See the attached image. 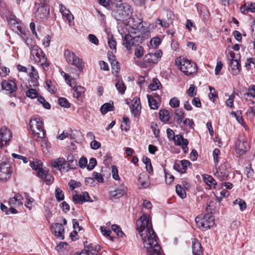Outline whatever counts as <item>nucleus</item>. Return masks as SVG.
<instances>
[{"mask_svg":"<svg viewBox=\"0 0 255 255\" xmlns=\"http://www.w3.org/2000/svg\"><path fill=\"white\" fill-rule=\"evenodd\" d=\"M39 0V2H35V3L37 9L35 15L37 19H43L46 18L49 14V10L47 9L48 0L45 1L42 0Z\"/></svg>","mask_w":255,"mask_h":255,"instance_id":"7","label":"nucleus"},{"mask_svg":"<svg viewBox=\"0 0 255 255\" xmlns=\"http://www.w3.org/2000/svg\"><path fill=\"white\" fill-rule=\"evenodd\" d=\"M60 11L62 14L63 16L66 18L70 24L74 19V17L70 11L62 4L60 5Z\"/></svg>","mask_w":255,"mask_h":255,"instance_id":"21","label":"nucleus"},{"mask_svg":"<svg viewBox=\"0 0 255 255\" xmlns=\"http://www.w3.org/2000/svg\"><path fill=\"white\" fill-rule=\"evenodd\" d=\"M87 251L92 254H95L101 250V247L99 245L90 244L87 247Z\"/></svg>","mask_w":255,"mask_h":255,"instance_id":"28","label":"nucleus"},{"mask_svg":"<svg viewBox=\"0 0 255 255\" xmlns=\"http://www.w3.org/2000/svg\"><path fill=\"white\" fill-rule=\"evenodd\" d=\"M50 229L54 233L55 236L60 240L64 238V228L60 223H56L51 225Z\"/></svg>","mask_w":255,"mask_h":255,"instance_id":"14","label":"nucleus"},{"mask_svg":"<svg viewBox=\"0 0 255 255\" xmlns=\"http://www.w3.org/2000/svg\"><path fill=\"white\" fill-rule=\"evenodd\" d=\"M11 137L10 131L5 127L1 128L0 130V148L9 141Z\"/></svg>","mask_w":255,"mask_h":255,"instance_id":"12","label":"nucleus"},{"mask_svg":"<svg viewBox=\"0 0 255 255\" xmlns=\"http://www.w3.org/2000/svg\"><path fill=\"white\" fill-rule=\"evenodd\" d=\"M203 180L210 188H215L216 187L217 182L213 178V176H203Z\"/></svg>","mask_w":255,"mask_h":255,"instance_id":"25","label":"nucleus"},{"mask_svg":"<svg viewBox=\"0 0 255 255\" xmlns=\"http://www.w3.org/2000/svg\"><path fill=\"white\" fill-rule=\"evenodd\" d=\"M59 104L64 108H69L70 107V104L68 101L65 98H60L59 99Z\"/></svg>","mask_w":255,"mask_h":255,"instance_id":"47","label":"nucleus"},{"mask_svg":"<svg viewBox=\"0 0 255 255\" xmlns=\"http://www.w3.org/2000/svg\"><path fill=\"white\" fill-rule=\"evenodd\" d=\"M88 39L91 43L95 45H97L99 43V40L98 39L97 37L94 34H89L88 36Z\"/></svg>","mask_w":255,"mask_h":255,"instance_id":"58","label":"nucleus"},{"mask_svg":"<svg viewBox=\"0 0 255 255\" xmlns=\"http://www.w3.org/2000/svg\"><path fill=\"white\" fill-rule=\"evenodd\" d=\"M9 24L11 26L13 30H20V24L15 19L13 18H9L8 20Z\"/></svg>","mask_w":255,"mask_h":255,"instance_id":"32","label":"nucleus"},{"mask_svg":"<svg viewBox=\"0 0 255 255\" xmlns=\"http://www.w3.org/2000/svg\"><path fill=\"white\" fill-rule=\"evenodd\" d=\"M214 221V216L209 214H201L195 218L198 227L202 230H206L213 227L215 224Z\"/></svg>","mask_w":255,"mask_h":255,"instance_id":"3","label":"nucleus"},{"mask_svg":"<svg viewBox=\"0 0 255 255\" xmlns=\"http://www.w3.org/2000/svg\"><path fill=\"white\" fill-rule=\"evenodd\" d=\"M126 191L124 189L117 188L109 192V195L111 200L117 199L125 195Z\"/></svg>","mask_w":255,"mask_h":255,"instance_id":"20","label":"nucleus"},{"mask_svg":"<svg viewBox=\"0 0 255 255\" xmlns=\"http://www.w3.org/2000/svg\"><path fill=\"white\" fill-rule=\"evenodd\" d=\"M195 88V87L194 85L192 84V85H190L189 89L187 90V94L191 97H193L195 95H196V93H194Z\"/></svg>","mask_w":255,"mask_h":255,"instance_id":"63","label":"nucleus"},{"mask_svg":"<svg viewBox=\"0 0 255 255\" xmlns=\"http://www.w3.org/2000/svg\"><path fill=\"white\" fill-rule=\"evenodd\" d=\"M255 97V85H251L248 88V92L244 95V98L247 100V97L249 96Z\"/></svg>","mask_w":255,"mask_h":255,"instance_id":"41","label":"nucleus"},{"mask_svg":"<svg viewBox=\"0 0 255 255\" xmlns=\"http://www.w3.org/2000/svg\"><path fill=\"white\" fill-rule=\"evenodd\" d=\"M55 197L57 200L58 202H60L64 200V195L63 193L62 190L60 188H57L55 189Z\"/></svg>","mask_w":255,"mask_h":255,"instance_id":"42","label":"nucleus"},{"mask_svg":"<svg viewBox=\"0 0 255 255\" xmlns=\"http://www.w3.org/2000/svg\"><path fill=\"white\" fill-rule=\"evenodd\" d=\"M97 164V160L95 158H91L89 160V162L87 165V169L89 171L94 169Z\"/></svg>","mask_w":255,"mask_h":255,"instance_id":"48","label":"nucleus"},{"mask_svg":"<svg viewBox=\"0 0 255 255\" xmlns=\"http://www.w3.org/2000/svg\"><path fill=\"white\" fill-rule=\"evenodd\" d=\"M145 61L148 63L156 64L158 62L152 53H148L145 56Z\"/></svg>","mask_w":255,"mask_h":255,"instance_id":"35","label":"nucleus"},{"mask_svg":"<svg viewBox=\"0 0 255 255\" xmlns=\"http://www.w3.org/2000/svg\"><path fill=\"white\" fill-rule=\"evenodd\" d=\"M1 87L2 90L6 94H13L17 89L15 83L11 80H3L1 83Z\"/></svg>","mask_w":255,"mask_h":255,"instance_id":"10","label":"nucleus"},{"mask_svg":"<svg viewBox=\"0 0 255 255\" xmlns=\"http://www.w3.org/2000/svg\"><path fill=\"white\" fill-rule=\"evenodd\" d=\"M135 38H133L130 34H126L124 39V45L128 50L130 49L134 43Z\"/></svg>","mask_w":255,"mask_h":255,"instance_id":"23","label":"nucleus"},{"mask_svg":"<svg viewBox=\"0 0 255 255\" xmlns=\"http://www.w3.org/2000/svg\"><path fill=\"white\" fill-rule=\"evenodd\" d=\"M79 165L81 168H87L88 160L87 158L85 157H81L79 161Z\"/></svg>","mask_w":255,"mask_h":255,"instance_id":"53","label":"nucleus"},{"mask_svg":"<svg viewBox=\"0 0 255 255\" xmlns=\"http://www.w3.org/2000/svg\"><path fill=\"white\" fill-rule=\"evenodd\" d=\"M160 120L164 122H167L169 120L170 116L169 112L166 110H161L159 113Z\"/></svg>","mask_w":255,"mask_h":255,"instance_id":"29","label":"nucleus"},{"mask_svg":"<svg viewBox=\"0 0 255 255\" xmlns=\"http://www.w3.org/2000/svg\"><path fill=\"white\" fill-rule=\"evenodd\" d=\"M0 173L4 174H12L11 168L7 164H0Z\"/></svg>","mask_w":255,"mask_h":255,"instance_id":"31","label":"nucleus"},{"mask_svg":"<svg viewBox=\"0 0 255 255\" xmlns=\"http://www.w3.org/2000/svg\"><path fill=\"white\" fill-rule=\"evenodd\" d=\"M169 104L171 107L175 108L179 107L180 102L176 97H174L170 100Z\"/></svg>","mask_w":255,"mask_h":255,"instance_id":"50","label":"nucleus"},{"mask_svg":"<svg viewBox=\"0 0 255 255\" xmlns=\"http://www.w3.org/2000/svg\"><path fill=\"white\" fill-rule=\"evenodd\" d=\"M111 65L113 74L114 75L118 76L119 70H120V67L119 62L117 61H114L113 62H112Z\"/></svg>","mask_w":255,"mask_h":255,"instance_id":"36","label":"nucleus"},{"mask_svg":"<svg viewBox=\"0 0 255 255\" xmlns=\"http://www.w3.org/2000/svg\"><path fill=\"white\" fill-rule=\"evenodd\" d=\"M157 125L156 123L152 122L151 124V128L152 129V131L153 132L154 135L155 137H158L159 135L160 130L159 129L157 128Z\"/></svg>","mask_w":255,"mask_h":255,"instance_id":"49","label":"nucleus"},{"mask_svg":"<svg viewBox=\"0 0 255 255\" xmlns=\"http://www.w3.org/2000/svg\"><path fill=\"white\" fill-rule=\"evenodd\" d=\"M41 179L42 181L46 182L47 184H51L54 178L53 176H40Z\"/></svg>","mask_w":255,"mask_h":255,"instance_id":"55","label":"nucleus"},{"mask_svg":"<svg viewBox=\"0 0 255 255\" xmlns=\"http://www.w3.org/2000/svg\"><path fill=\"white\" fill-rule=\"evenodd\" d=\"M37 100L39 103L42 105L43 107L45 109L47 110L50 109L51 106L50 104L45 100L44 97L42 96H39V97H38Z\"/></svg>","mask_w":255,"mask_h":255,"instance_id":"45","label":"nucleus"},{"mask_svg":"<svg viewBox=\"0 0 255 255\" xmlns=\"http://www.w3.org/2000/svg\"><path fill=\"white\" fill-rule=\"evenodd\" d=\"M161 85L157 78H153L151 83L149 85V88L152 91L158 89Z\"/></svg>","mask_w":255,"mask_h":255,"instance_id":"34","label":"nucleus"},{"mask_svg":"<svg viewBox=\"0 0 255 255\" xmlns=\"http://www.w3.org/2000/svg\"><path fill=\"white\" fill-rule=\"evenodd\" d=\"M191 164L189 161L186 160H182L180 161V164L179 165L180 169H179V172L181 173H184L188 166Z\"/></svg>","mask_w":255,"mask_h":255,"instance_id":"33","label":"nucleus"},{"mask_svg":"<svg viewBox=\"0 0 255 255\" xmlns=\"http://www.w3.org/2000/svg\"><path fill=\"white\" fill-rule=\"evenodd\" d=\"M31 58L33 57L36 62L40 63L43 68H48L49 63L47 61L46 55L42 50L37 46L34 45L31 48Z\"/></svg>","mask_w":255,"mask_h":255,"instance_id":"4","label":"nucleus"},{"mask_svg":"<svg viewBox=\"0 0 255 255\" xmlns=\"http://www.w3.org/2000/svg\"><path fill=\"white\" fill-rule=\"evenodd\" d=\"M51 166L53 168L59 170L61 172H66L70 170H73L75 168H69L66 167L67 164L65 159L63 157L54 159L51 161Z\"/></svg>","mask_w":255,"mask_h":255,"instance_id":"9","label":"nucleus"},{"mask_svg":"<svg viewBox=\"0 0 255 255\" xmlns=\"http://www.w3.org/2000/svg\"><path fill=\"white\" fill-rule=\"evenodd\" d=\"M136 229L140 234L144 247H149L150 243L157 240V236L152 229L149 217L143 215L136 221Z\"/></svg>","mask_w":255,"mask_h":255,"instance_id":"1","label":"nucleus"},{"mask_svg":"<svg viewBox=\"0 0 255 255\" xmlns=\"http://www.w3.org/2000/svg\"><path fill=\"white\" fill-rule=\"evenodd\" d=\"M108 44L110 48L116 51V45L117 43L116 41L113 39V35L108 37Z\"/></svg>","mask_w":255,"mask_h":255,"instance_id":"46","label":"nucleus"},{"mask_svg":"<svg viewBox=\"0 0 255 255\" xmlns=\"http://www.w3.org/2000/svg\"><path fill=\"white\" fill-rule=\"evenodd\" d=\"M132 12L131 6L127 3H124L120 0L116 3L112 13L117 20L122 21L128 17Z\"/></svg>","mask_w":255,"mask_h":255,"instance_id":"2","label":"nucleus"},{"mask_svg":"<svg viewBox=\"0 0 255 255\" xmlns=\"http://www.w3.org/2000/svg\"><path fill=\"white\" fill-rule=\"evenodd\" d=\"M51 81L50 80H47L46 81V86L47 90L50 92L54 93L55 91V88L54 87H52L51 85Z\"/></svg>","mask_w":255,"mask_h":255,"instance_id":"62","label":"nucleus"},{"mask_svg":"<svg viewBox=\"0 0 255 255\" xmlns=\"http://www.w3.org/2000/svg\"><path fill=\"white\" fill-rule=\"evenodd\" d=\"M176 192L177 195L182 199L186 197V192L181 185H177L176 187Z\"/></svg>","mask_w":255,"mask_h":255,"instance_id":"38","label":"nucleus"},{"mask_svg":"<svg viewBox=\"0 0 255 255\" xmlns=\"http://www.w3.org/2000/svg\"><path fill=\"white\" fill-rule=\"evenodd\" d=\"M175 116L176 117V122L180 125L183 122L185 118L184 112L182 109H177L175 112Z\"/></svg>","mask_w":255,"mask_h":255,"instance_id":"27","label":"nucleus"},{"mask_svg":"<svg viewBox=\"0 0 255 255\" xmlns=\"http://www.w3.org/2000/svg\"><path fill=\"white\" fill-rule=\"evenodd\" d=\"M147 98L148 99V104L151 109L156 110L158 108V104L152 97L147 95Z\"/></svg>","mask_w":255,"mask_h":255,"instance_id":"30","label":"nucleus"},{"mask_svg":"<svg viewBox=\"0 0 255 255\" xmlns=\"http://www.w3.org/2000/svg\"><path fill=\"white\" fill-rule=\"evenodd\" d=\"M29 125L33 134L39 138H43L45 136V131L43 129V123L39 119L31 120Z\"/></svg>","mask_w":255,"mask_h":255,"instance_id":"6","label":"nucleus"},{"mask_svg":"<svg viewBox=\"0 0 255 255\" xmlns=\"http://www.w3.org/2000/svg\"><path fill=\"white\" fill-rule=\"evenodd\" d=\"M11 155L13 158L22 160L23 161V163H26L28 162V159L25 156H23L21 155L17 154L16 153H12Z\"/></svg>","mask_w":255,"mask_h":255,"instance_id":"60","label":"nucleus"},{"mask_svg":"<svg viewBox=\"0 0 255 255\" xmlns=\"http://www.w3.org/2000/svg\"><path fill=\"white\" fill-rule=\"evenodd\" d=\"M72 200L75 204H82L85 202H92L90 200L89 194L84 192L82 194H75L73 196Z\"/></svg>","mask_w":255,"mask_h":255,"instance_id":"16","label":"nucleus"},{"mask_svg":"<svg viewBox=\"0 0 255 255\" xmlns=\"http://www.w3.org/2000/svg\"><path fill=\"white\" fill-rule=\"evenodd\" d=\"M73 96L79 99V97L85 93V89L81 86H75L74 88Z\"/></svg>","mask_w":255,"mask_h":255,"instance_id":"26","label":"nucleus"},{"mask_svg":"<svg viewBox=\"0 0 255 255\" xmlns=\"http://www.w3.org/2000/svg\"><path fill=\"white\" fill-rule=\"evenodd\" d=\"M64 57L68 63L75 66L80 71L83 69V63L82 60L74 53L69 50H66L64 52Z\"/></svg>","mask_w":255,"mask_h":255,"instance_id":"8","label":"nucleus"},{"mask_svg":"<svg viewBox=\"0 0 255 255\" xmlns=\"http://www.w3.org/2000/svg\"><path fill=\"white\" fill-rule=\"evenodd\" d=\"M114 109L113 103H106L102 106L100 111L103 115H105L108 112L113 111Z\"/></svg>","mask_w":255,"mask_h":255,"instance_id":"24","label":"nucleus"},{"mask_svg":"<svg viewBox=\"0 0 255 255\" xmlns=\"http://www.w3.org/2000/svg\"><path fill=\"white\" fill-rule=\"evenodd\" d=\"M230 66L231 69V73L233 75H237L240 73L241 65L238 60L232 59L230 62Z\"/></svg>","mask_w":255,"mask_h":255,"instance_id":"18","label":"nucleus"},{"mask_svg":"<svg viewBox=\"0 0 255 255\" xmlns=\"http://www.w3.org/2000/svg\"><path fill=\"white\" fill-rule=\"evenodd\" d=\"M131 113L134 117H138L140 115L141 106L139 99L137 97L134 98L130 106Z\"/></svg>","mask_w":255,"mask_h":255,"instance_id":"17","label":"nucleus"},{"mask_svg":"<svg viewBox=\"0 0 255 255\" xmlns=\"http://www.w3.org/2000/svg\"><path fill=\"white\" fill-rule=\"evenodd\" d=\"M223 67V64L221 61H218L217 63L215 69V74L217 75L219 74L220 71L221 70Z\"/></svg>","mask_w":255,"mask_h":255,"instance_id":"64","label":"nucleus"},{"mask_svg":"<svg viewBox=\"0 0 255 255\" xmlns=\"http://www.w3.org/2000/svg\"><path fill=\"white\" fill-rule=\"evenodd\" d=\"M112 229L119 237H123L124 236V233L122 231L121 228L117 225H113L112 226Z\"/></svg>","mask_w":255,"mask_h":255,"instance_id":"44","label":"nucleus"},{"mask_svg":"<svg viewBox=\"0 0 255 255\" xmlns=\"http://www.w3.org/2000/svg\"><path fill=\"white\" fill-rule=\"evenodd\" d=\"M116 87L119 92L121 94L125 93L126 87L122 81H118L116 84Z\"/></svg>","mask_w":255,"mask_h":255,"instance_id":"37","label":"nucleus"},{"mask_svg":"<svg viewBox=\"0 0 255 255\" xmlns=\"http://www.w3.org/2000/svg\"><path fill=\"white\" fill-rule=\"evenodd\" d=\"M38 95L37 92L34 89H30L26 92V96L31 99H34L35 98L39 97Z\"/></svg>","mask_w":255,"mask_h":255,"instance_id":"43","label":"nucleus"},{"mask_svg":"<svg viewBox=\"0 0 255 255\" xmlns=\"http://www.w3.org/2000/svg\"><path fill=\"white\" fill-rule=\"evenodd\" d=\"M70 188L71 190H73L76 187H80L81 186V183L79 182H77L75 180H71L69 183Z\"/></svg>","mask_w":255,"mask_h":255,"instance_id":"56","label":"nucleus"},{"mask_svg":"<svg viewBox=\"0 0 255 255\" xmlns=\"http://www.w3.org/2000/svg\"><path fill=\"white\" fill-rule=\"evenodd\" d=\"M143 54V49L141 46H138L135 49V55L137 58H140Z\"/></svg>","mask_w":255,"mask_h":255,"instance_id":"52","label":"nucleus"},{"mask_svg":"<svg viewBox=\"0 0 255 255\" xmlns=\"http://www.w3.org/2000/svg\"><path fill=\"white\" fill-rule=\"evenodd\" d=\"M188 125L189 127L193 128V126L194 125V122L192 120H190L189 119H186L184 121H183V124L180 125L181 127H183L185 125Z\"/></svg>","mask_w":255,"mask_h":255,"instance_id":"57","label":"nucleus"},{"mask_svg":"<svg viewBox=\"0 0 255 255\" xmlns=\"http://www.w3.org/2000/svg\"><path fill=\"white\" fill-rule=\"evenodd\" d=\"M180 70L186 75H194L197 72L196 63L188 59L182 58L179 61Z\"/></svg>","mask_w":255,"mask_h":255,"instance_id":"5","label":"nucleus"},{"mask_svg":"<svg viewBox=\"0 0 255 255\" xmlns=\"http://www.w3.org/2000/svg\"><path fill=\"white\" fill-rule=\"evenodd\" d=\"M233 204L234 205H238L241 211H243L246 209V202L243 200L242 199L239 198L235 200L233 202Z\"/></svg>","mask_w":255,"mask_h":255,"instance_id":"40","label":"nucleus"},{"mask_svg":"<svg viewBox=\"0 0 255 255\" xmlns=\"http://www.w3.org/2000/svg\"><path fill=\"white\" fill-rule=\"evenodd\" d=\"M150 184L149 176H139L137 185L139 188H146Z\"/></svg>","mask_w":255,"mask_h":255,"instance_id":"22","label":"nucleus"},{"mask_svg":"<svg viewBox=\"0 0 255 255\" xmlns=\"http://www.w3.org/2000/svg\"><path fill=\"white\" fill-rule=\"evenodd\" d=\"M192 244L193 255H202L203 251L201 243L197 239H194Z\"/></svg>","mask_w":255,"mask_h":255,"instance_id":"19","label":"nucleus"},{"mask_svg":"<svg viewBox=\"0 0 255 255\" xmlns=\"http://www.w3.org/2000/svg\"><path fill=\"white\" fill-rule=\"evenodd\" d=\"M148 246L149 247L144 248L149 253V255H162L160 252L161 247L158 244L157 240L151 242Z\"/></svg>","mask_w":255,"mask_h":255,"instance_id":"15","label":"nucleus"},{"mask_svg":"<svg viewBox=\"0 0 255 255\" xmlns=\"http://www.w3.org/2000/svg\"><path fill=\"white\" fill-rule=\"evenodd\" d=\"M235 97L234 93L231 94L226 101V105L230 108L233 106L234 100Z\"/></svg>","mask_w":255,"mask_h":255,"instance_id":"51","label":"nucleus"},{"mask_svg":"<svg viewBox=\"0 0 255 255\" xmlns=\"http://www.w3.org/2000/svg\"><path fill=\"white\" fill-rule=\"evenodd\" d=\"M30 77L33 79L34 82L36 81L37 79L38 78V72L33 67H31Z\"/></svg>","mask_w":255,"mask_h":255,"instance_id":"59","label":"nucleus"},{"mask_svg":"<svg viewBox=\"0 0 255 255\" xmlns=\"http://www.w3.org/2000/svg\"><path fill=\"white\" fill-rule=\"evenodd\" d=\"M250 149L249 143L244 139L239 138L236 143V150L238 153L242 155Z\"/></svg>","mask_w":255,"mask_h":255,"instance_id":"13","label":"nucleus"},{"mask_svg":"<svg viewBox=\"0 0 255 255\" xmlns=\"http://www.w3.org/2000/svg\"><path fill=\"white\" fill-rule=\"evenodd\" d=\"M30 166L32 169L37 171L38 175H45L48 171L43 168V165L40 160L35 159L30 162Z\"/></svg>","mask_w":255,"mask_h":255,"instance_id":"11","label":"nucleus"},{"mask_svg":"<svg viewBox=\"0 0 255 255\" xmlns=\"http://www.w3.org/2000/svg\"><path fill=\"white\" fill-rule=\"evenodd\" d=\"M251 64H255L254 59L253 58H247L245 66L247 70L249 71L250 69L252 68Z\"/></svg>","mask_w":255,"mask_h":255,"instance_id":"54","label":"nucleus"},{"mask_svg":"<svg viewBox=\"0 0 255 255\" xmlns=\"http://www.w3.org/2000/svg\"><path fill=\"white\" fill-rule=\"evenodd\" d=\"M167 135L169 140H173L176 135L174 134V132L172 129L170 128H167L166 130Z\"/></svg>","mask_w":255,"mask_h":255,"instance_id":"61","label":"nucleus"},{"mask_svg":"<svg viewBox=\"0 0 255 255\" xmlns=\"http://www.w3.org/2000/svg\"><path fill=\"white\" fill-rule=\"evenodd\" d=\"M173 140L175 144L177 145H182L185 142V140H187V139L184 138L182 135L178 134L176 135Z\"/></svg>","mask_w":255,"mask_h":255,"instance_id":"39","label":"nucleus"}]
</instances>
